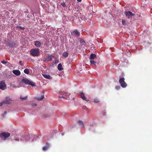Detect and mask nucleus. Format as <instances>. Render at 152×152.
<instances>
[{
    "mask_svg": "<svg viewBox=\"0 0 152 152\" xmlns=\"http://www.w3.org/2000/svg\"><path fill=\"white\" fill-rule=\"evenodd\" d=\"M29 53L33 56H38L40 54L39 50L38 48L32 49L30 51Z\"/></svg>",
    "mask_w": 152,
    "mask_h": 152,
    "instance_id": "1",
    "label": "nucleus"
},
{
    "mask_svg": "<svg viewBox=\"0 0 152 152\" xmlns=\"http://www.w3.org/2000/svg\"><path fill=\"white\" fill-rule=\"evenodd\" d=\"M60 94L61 96H59V99H61V98L66 99H67L69 100L71 99L69 97V96L71 95L68 92H61L60 91L59 93Z\"/></svg>",
    "mask_w": 152,
    "mask_h": 152,
    "instance_id": "2",
    "label": "nucleus"
},
{
    "mask_svg": "<svg viewBox=\"0 0 152 152\" xmlns=\"http://www.w3.org/2000/svg\"><path fill=\"white\" fill-rule=\"evenodd\" d=\"M22 82L26 84L31 85L32 86H35L34 83L32 81L29 80L26 78H23L22 80Z\"/></svg>",
    "mask_w": 152,
    "mask_h": 152,
    "instance_id": "3",
    "label": "nucleus"
},
{
    "mask_svg": "<svg viewBox=\"0 0 152 152\" xmlns=\"http://www.w3.org/2000/svg\"><path fill=\"white\" fill-rule=\"evenodd\" d=\"M119 82L120 83L121 86L123 88H126L127 84L125 81V78L124 77H121L120 78L119 80Z\"/></svg>",
    "mask_w": 152,
    "mask_h": 152,
    "instance_id": "4",
    "label": "nucleus"
},
{
    "mask_svg": "<svg viewBox=\"0 0 152 152\" xmlns=\"http://www.w3.org/2000/svg\"><path fill=\"white\" fill-rule=\"evenodd\" d=\"M10 135V133L6 132L1 133L0 135V137L4 140H6V138L9 137Z\"/></svg>",
    "mask_w": 152,
    "mask_h": 152,
    "instance_id": "5",
    "label": "nucleus"
},
{
    "mask_svg": "<svg viewBox=\"0 0 152 152\" xmlns=\"http://www.w3.org/2000/svg\"><path fill=\"white\" fill-rule=\"evenodd\" d=\"M124 14L128 18L132 17L135 15V14H133L130 11H126L124 12Z\"/></svg>",
    "mask_w": 152,
    "mask_h": 152,
    "instance_id": "6",
    "label": "nucleus"
},
{
    "mask_svg": "<svg viewBox=\"0 0 152 152\" xmlns=\"http://www.w3.org/2000/svg\"><path fill=\"white\" fill-rule=\"evenodd\" d=\"M6 88V86L4 81H1L0 82V89L2 90Z\"/></svg>",
    "mask_w": 152,
    "mask_h": 152,
    "instance_id": "7",
    "label": "nucleus"
},
{
    "mask_svg": "<svg viewBox=\"0 0 152 152\" xmlns=\"http://www.w3.org/2000/svg\"><path fill=\"white\" fill-rule=\"evenodd\" d=\"M79 95L83 100H85L87 102H88L89 101V100L87 99V98L85 96V94L83 92H80Z\"/></svg>",
    "mask_w": 152,
    "mask_h": 152,
    "instance_id": "8",
    "label": "nucleus"
},
{
    "mask_svg": "<svg viewBox=\"0 0 152 152\" xmlns=\"http://www.w3.org/2000/svg\"><path fill=\"white\" fill-rule=\"evenodd\" d=\"M11 99L9 98H7L3 102L4 104H9L11 103Z\"/></svg>",
    "mask_w": 152,
    "mask_h": 152,
    "instance_id": "9",
    "label": "nucleus"
},
{
    "mask_svg": "<svg viewBox=\"0 0 152 152\" xmlns=\"http://www.w3.org/2000/svg\"><path fill=\"white\" fill-rule=\"evenodd\" d=\"M34 44L35 46L37 47H40L41 45V43L39 41H36L34 42Z\"/></svg>",
    "mask_w": 152,
    "mask_h": 152,
    "instance_id": "10",
    "label": "nucleus"
},
{
    "mask_svg": "<svg viewBox=\"0 0 152 152\" xmlns=\"http://www.w3.org/2000/svg\"><path fill=\"white\" fill-rule=\"evenodd\" d=\"M72 33L73 34L77 37H78L80 35V33L76 29Z\"/></svg>",
    "mask_w": 152,
    "mask_h": 152,
    "instance_id": "11",
    "label": "nucleus"
},
{
    "mask_svg": "<svg viewBox=\"0 0 152 152\" xmlns=\"http://www.w3.org/2000/svg\"><path fill=\"white\" fill-rule=\"evenodd\" d=\"M13 73L17 76H19L20 74V72L19 70H14L12 71Z\"/></svg>",
    "mask_w": 152,
    "mask_h": 152,
    "instance_id": "12",
    "label": "nucleus"
},
{
    "mask_svg": "<svg viewBox=\"0 0 152 152\" xmlns=\"http://www.w3.org/2000/svg\"><path fill=\"white\" fill-rule=\"evenodd\" d=\"M50 145L49 143H47L46 144V145L43 147L42 148L43 150L45 151L48 150L49 148Z\"/></svg>",
    "mask_w": 152,
    "mask_h": 152,
    "instance_id": "13",
    "label": "nucleus"
},
{
    "mask_svg": "<svg viewBox=\"0 0 152 152\" xmlns=\"http://www.w3.org/2000/svg\"><path fill=\"white\" fill-rule=\"evenodd\" d=\"M53 56L51 54L50 55H48L47 56V60L48 61H52L53 59Z\"/></svg>",
    "mask_w": 152,
    "mask_h": 152,
    "instance_id": "14",
    "label": "nucleus"
},
{
    "mask_svg": "<svg viewBox=\"0 0 152 152\" xmlns=\"http://www.w3.org/2000/svg\"><path fill=\"white\" fill-rule=\"evenodd\" d=\"M44 77L46 79H50L52 78L51 76L48 74H42Z\"/></svg>",
    "mask_w": 152,
    "mask_h": 152,
    "instance_id": "15",
    "label": "nucleus"
},
{
    "mask_svg": "<svg viewBox=\"0 0 152 152\" xmlns=\"http://www.w3.org/2000/svg\"><path fill=\"white\" fill-rule=\"evenodd\" d=\"M78 123L79 124V125L81 126V127L84 128V125L83 122L81 121H78Z\"/></svg>",
    "mask_w": 152,
    "mask_h": 152,
    "instance_id": "16",
    "label": "nucleus"
},
{
    "mask_svg": "<svg viewBox=\"0 0 152 152\" xmlns=\"http://www.w3.org/2000/svg\"><path fill=\"white\" fill-rule=\"evenodd\" d=\"M58 68L59 70L61 71L63 69L62 65L61 64H59L58 66Z\"/></svg>",
    "mask_w": 152,
    "mask_h": 152,
    "instance_id": "17",
    "label": "nucleus"
},
{
    "mask_svg": "<svg viewBox=\"0 0 152 152\" xmlns=\"http://www.w3.org/2000/svg\"><path fill=\"white\" fill-rule=\"evenodd\" d=\"M78 40L80 42L83 44H84L85 43V41L84 40L81 39V38H78Z\"/></svg>",
    "mask_w": 152,
    "mask_h": 152,
    "instance_id": "18",
    "label": "nucleus"
},
{
    "mask_svg": "<svg viewBox=\"0 0 152 152\" xmlns=\"http://www.w3.org/2000/svg\"><path fill=\"white\" fill-rule=\"evenodd\" d=\"M122 23L123 25L126 26L127 24L128 21L124 20H122Z\"/></svg>",
    "mask_w": 152,
    "mask_h": 152,
    "instance_id": "19",
    "label": "nucleus"
},
{
    "mask_svg": "<svg viewBox=\"0 0 152 152\" xmlns=\"http://www.w3.org/2000/svg\"><path fill=\"white\" fill-rule=\"evenodd\" d=\"M96 57V55L94 54H91L89 58L90 59H92Z\"/></svg>",
    "mask_w": 152,
    "mask_h": 152,
    "instance_id": "20",
    "label": "nucleus"
},
{
    "mask_svg": "<svg viewBox=\"0 0 152 152\" xmlns=\"http://www.w3.org/2000/svg\"><path fill=\"white\" fill-rule=\"evenodd\" d=\"M68 54L66 52H64L63 53V56L64 57H66L68 56Z\"/></svg>",
    "mask_w": 152,
    "mask_h": 152,
    "instance_id": "21",
    "label": "nucleus"
},
{
    "mask_svg": "<svg viewBox=\"0 0 152 152\" xmlns=\"http://www.w3.org/2000/svg\"><path fill=\"white\" fill-rule=\"evenodd\" d=\"M25 73L26 74H28L29 73V70L28 69H25L24 70Z\"/></svg>",
    "mask_w": 152,
    "mask_h": 152,
    "instance_id": "22",
    "label": "nucleus"
},
{
    "mask_svg": "<svg viewBox=\"0 0 152 152\" xmlns=\"http://www.w3.org/2000/svg\"><path fill=\"white\" fill-rule=\"evenodd\" d=\"M44 98V95H42L41 96V97L40 98L37 97V99L38 100L40 101V100H42Z\"/></svg>",
    "mask_w": 152,
    "mask_h": 152,
    "instance_id": "23",
    "label": "nucleus"
},
{
    "mask_svg": "<svg viewBox=\"0 0 152 152\" xmlns=\"http://www.w3.org/2000/svg\"><path fill=\"white\" fill-rule=\"evenodd\" d=\"M90 62L91 63V64H94L96 63V62L95 61L92 60H90Z\"/></svg>",
    "mask_w": 152,
    "mask_h": 152,
    "instance_id": "24",
    "label": "nucleus"
},
{
    "mask_svg": "<svg viewBox=\"0 0 152 152\" xmlns=\"http://www.w3.org/2000/svg\"><path fill=\"white\" fill-rule=\"evenodd\" d=\"M27 98V96H26L24 97H22L21 96H20V99L22 100H25Z\"/></svg>",
    "mask_w": 152,
    "mask_h": 152,
    "instance_id": "25",
    "label": "nucleus"
},
{
    "mask_svg": "<svg viewBox=\"0 0 152 152\" xmlns=\"http://www.w3.org/2000/svg\"><path fill=\"white\" fill-rule=\"evenodd\" d=\"M94 101L95 103H98L99 102V101L97 98H95L94 99Z\"/></svg>",
    "mask_w": 152,
    "mask_h": 152,
    "instance_id": "26",
    "label": "nucleus"
},
{
    "mask_svg": "<svg viewBox=\"0 0 152 152\" xmlns=\"http://www.w3.org/2000/svg\"><path fill=\"white\" fill-rule=\"evenodd\" d=\"M17 28H18V29L19 30H23L25 28L24 27H21L20 26H18L17 27Z\"/></svg>",
    "mask_w": 152,
    "mask_h": 152,
    "instance_id": "27",
    "label": "nucleus"
},
{
    "mask_svg": "<svg viewBox=\"0 0 152 152\" xmlns=\"http://www.w3.org/2000/svg\"><path fill=\"white\" fill-rule=\"evenodd\" d=\"M61 4L63 7H65L66 6V4L64 2H62L61 3Z\"/></svg>",
    "mask_w": 152,
    "mask_h": 152,
    "instance_id": "28",
    "label": "nucleus"
},
{
    "mask_svg": "<svg viewBox=\"0 0 152 152\" xmlns=\"http://www.w3.org/2000/svg\"><path fill=\"white\" fill-rule=\"evenodd\" d=\"M43 61L47 63L48 61L47 60V58H46L45 57L43 59Z\"/></svg>",
    "mask_w": 152,
    "mask_h": 152,
    "instance_id": "29",
    "label": "nucleus"
},
{
    "mask_svg": "<svg viewBox=\"0 0 152 152\" xmlns=\"http://www.w3.org/2000/svg\"><path fill=\"white\" fill-rule=\"evenodd\" d=\"M1 62L3 64H5L8 63V62L4 60H3L1 61Z\"/></svg>",
    "mask_w": 152,
    "mask_h": 152,
    "instance_id": "30",
    "label": "nucleus"
},
{
    "mask_svg": "<svg viewBox=\"0 0 152 152\" xmlns=\"http://www.w3.org/2000/svg\"><path fill=\"white\" fill-rule=\"evenodd\" d=\"M9 46H10L11 47H13L14 45V43L13 42H11L10 43H9Z\"/></svg>",
    "mask_w": 152,
    "mask_h": 152,
    "instance_id": "31",
    "label": "nucleus"
},
{
    "mask_svg": "<svg viewBox=\"0 0 152 152\" xmlns=\"http://www.w3.org/2000/svg\"><path fill=\"white\" fill-rule=\"evenodd\" d=\"M7 114V112L6 111H5L4 113L2 115V116L4 118L5 115Z\"/></svg>",
    "mask_w": 152,
    "mask_h": 152,
    "instance_id": "32",
    "label": "nucleus"
},
{
    "mask_svg": "<svg viewBox=\"0 0 152 152\" xmlns=\"http://www.w3.org/2000/svg\"><path fill=\"white\" fill-rule=\"evenodd\" d=\"M106 110H104L103 113V115H106Z\"/></svg>",
    "mask_w": 152,
    "mask_h": 152,
    "instance_id": "33",
    "label": "nucleus"
},
{
    "mask_svg": "<svg viewBox=\"0 0 152 152\" xmlns=\"http://www.w3.org/2000/svg\"><path fill=\"white\" fill-rule=\"evenodd\" d=\"M3 104H4L3 101L0 103V106H2Z\"/></svg>",
    "mask_w": 152,
    "mask_h": 152,
    "instance_id": "34",
    "label": "nucleus"
},
{
    "mask_svg": "<svg viewBox=\"0 0 152 152\" xmlns=\"http://www.w3.org/2000/svg\"><path fill=\"white\" fill-rule=\"evenodd\" d=\"M120 88V87L119 86H116L115 87V88L117 90L119 89Z\"/></svg>",
    "mask_w": 152,
    "mask_h": 152,
    "instance_id": "35",
    "label": "nucleus"
},
{
    "mask_svg": "<svg viewBox=\"0 0 152 152\" xmlns=\"http://www.w3.org/2000/svg\"><path fill=\"white\" fill-rule=\"evenodd\" d=\"M19 63L21 65H22L23 64H22V61H19Z\"/></svg>",
    "mask_w": 152,
    "mask_h": 152,
    "instance_id": "36",
    "label": "nucleus"
},
{
    "mask_svg": "<svg viewBox=\"0 0 152 152\" xmlns=\"http://www.w3.org/2000/svg\"><path fill=\"white\" fill-rule=\"evenodd\" d=\"M37 104L36 103H34L32 104V106H37Z\"/></svg>",
    "mask_w": 152,
    "mask_h": 152,
    "instance_id": "37",
    "label": "nucleus"
},
{
    "mask_svg": "<svg viewBox=\"0 0 152 152\" xmlns=\"http://www.w3.org/2000/svg\"><path fill=\"white\" fill-rule=\"evenodd\" d=\"M78 2H80L82 0H77Z\"/></svg>",
    "mask_w": 152,
    "mask_h": 152,
    "instance_id": "38",
    "label": "nucleus"
}]
</instances>
